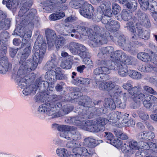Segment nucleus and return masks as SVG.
<instances>
[{"label":"nucleus","instance_id":"61","mask_svg":"<svg viewBox=\"0 0 157 157\" xmlns=\"http://www.w3.org/2000/svg\"><path fill=\"white\" fill-rule=\"evenodd\" d=\"M116 114L115 112H113L112 113L111 116H110V118L109 120V122L110 124H114L118 121V118L116 117H114Z\"/></svg>","mask_w":157,"mask_h":157},{"label":"nucleus","instance_id":"14","mask_svg":"<svg viewBox=\"0 0 157 157\" xmlns=\"http://www.w3.org/2000/svg\"><path fill=\"white\" fill-rule=\"evenodd\" d=\"M45 33L48 47L51 48L55 44L57 39L56 34L54 30L49 29L46 30Z\"/></svg>","mask_w":157,"mask_h":157},{"label":"nucleus","instance_id":"50","mask_svg":"<svg viewBox=\"0 0 157 157\" xmlns=\"http://www.w3.org/2000/svg\"><path fill=\"white\" fill-rule=\"evenodd\" d=\"M72 64V63L70 60H66L62 63L61 66L64 69H68L71 68Z\"/></svg>","mask_w":157,"mask_h":157},{"label":"nucleus","instance_id":"54","mask_svg":"<svg viewBox=\"0 0 157 157\" xmlns=\"http://www.w3.org/2000/svg\"><path fill=\"white\" fill-rule=\"evenodd\" d=\"M102 135L108 140L107 142L109 143H110V142H112V140L114 139L113 135L110 132H104L102 133Z\"/></svg>","mask_w":157,"mask_h":157},{"label":"nucleus","instance_id":"59","mask_svg":"<svg viewBox=\"0 0 157 157\" xmlns=\"http://www.w3.org/2000/svg\"><path fill=\"white\" fill-rule=\"evenodd\" d=\"M15 1L13 0H3L2 3L4 4H6L8 8H11L15 3Z\"/></svg>","mask_w":157,"mask_h":157},{"label":"nucleus","instance_id":"34","mask_svg":"<svg viewBox=\"0 0 157 157\" xmlns=\"http://www.w3.org/2000/svg\"><path fill=\"white\" fill-rule=\"evenodd\" d=\"M77 55L85 59L87 58L89 56V53L86 47L82 45Z\"/></svg>","mask_w":157,"mask_h":157},{"label":"nucleus","instance_id":"5","mask_svg":"<svg viewBox=\"0 0 157 157\" xmlns=\"http://www.w3.org/2000/svg\"><path fill=\"white\" fill-rule=\"evenodd\" d=\"M71 6L77 9L81 8L79 12L84 17L90 18L93 14L94 9L92 6L84 0H71Z\"/></svg>","mask_w":157,"mask_h":157},{"label":"nucleus","instance_id":"18","mask_svg":"<svg viewBox=\"0 0 157 157\" xmlns=\"http://www.w3.org/2000/svg\"><path fill=\"white\" fill-rule=\"evenodd\" d=\"M120 27V24L117 21L112 20L109 22L108 24L105 25L106 29L110 31V35H112L119 29Z\"/></svg>","mask_w":157,"mask_h":157},{"label":"nucleus","instance_id":"47","mask_svg":"<svg viewBox=\"0 0 157 157\" xmlns=\"http://www.w3.org/2000/svg\"><path fill=\"white\" fill-rule=\"evenodd\" d=\"M44 6L46 7H49L51 10H53L54 6H55L53 0H46L43 2Z\"/></svg>","mask_w":157,"mask_h":157},{"label":"nucleus","instance_id":"30","mask_svg":"<svg viewBox=\"0 0 157 157\" xmlns=\"http://www.w3.org/2000/svg\"><path fill=\"white\" fill-rule=\"evenodd\" d=\"M65 16L64 13L59 10L58 12L53 13L49 16V19L52 21H56L60 19Z\"/></svg>","mask_w":157,"mask_h":157},{"label":"nucleus","instance_id":"46","mask_svg":"<svg viewBox=\"0 0 157 157\" xmlns=\"http://www.w3.org/2000/svg\"><path fill=\"white\" fill-rule=\"evenodd\" d=\"M155 67L150 64H147L146 66H143L139 67V69L141 71L149 72L154 69Z\"/></svg>","mask_w":157,"mask_h":157},{"label":"nucleus","instance_id":"26","mask_svg":"<svg viewBox=\"0 0 157 157\" xmlns=\"http://www.w3.org/2000/svg\"><path fill=\"white\" fill-rule=\"evenodd\" d=\"M91 81L90 79L88 78H82L80 77L73 79L72 82L75 85H76L78 83L84 85L86 86H88L91 82Z\"/></svg>","mask_w":157,"mask_h":157},{"label":"nucleus","instance_id":"15","mask_svg":"<svg viewBox=\"0 0 157 157\" xmlns=\"http://www.w3.org/2000/svg\"><path fill=\"white\" fill-rule=\"evenodd\" d=\"M89 156V152L84 147H79L74 148L72 150V153L69 155V157H82Z\"/></svg>","mask_w":157,"mask_h":157},{"label":"nucleus","instance_id":"17","mask_svg":"<svg viewBox=\"0 0 157 157\" xmlns=\"http://www.w3.org/2000/svg\"><path fill=\"white\" fill-rule=\"evenodd\" d=\"M101 100L92 102L91 99L88 96H83L78 102V104L84 107H91L94 105H98L101 102Z\"/></svg>","mask_w":157,"mask_h":157},{"label":"nucleus","instance_id":"49","mask_svg":"<svg viewBox=\"0 0 157 157\" xmlns=\"http://www.w3.org/2000/svg\"><path fill=\"white\" fill-rule=\"evenodd\" d=\"M132 82L131 80H128L126 83H124L123 85V87L124 89L129 91V93L131 92L132 89L134 87H133L132 85Z\"/></svg>","mask_w":157,"mask_h":157},{"label":"nucleus","instance_id":"7","mask_svg":"<svg viewBox=\"0 0 157 157\" xmlns=\"http://www.w3.org/2000/svg\"><path fill=\"white\" fill-rule=\"evenodd\" d=\"M28 67H23L21 69L20 71V67L17 72V81L19 87L21 89L24 88L30 84L31 82L34 79V78H30L31 75V74L26 75L27 72L31 71L28 70Z\"/></svg>","mask_w":157,"mask_h":157},{"label":"nucleus","instance_id":"36","mask_svg":"<svg viewBox=\"0 0 157 157\" xmlns=\"http://www.w3.org/2000/svg\"><path fill=\"white\" fill-rule=\"evenodd\" d=\"M34 84L36 85L37 89L38 88L40 87V88H43L45 90L48 88L49 85V83L47 81H40L39 79L36 80Z\"/></svg>","mask_w":157,"mask_h":157},{"label":"nucleus","instance_id":"56","mask_svg":"<svg viewBox=\"0 0 157 157\" xmlns=\"http://www.w3.org/2000/svg\"><path fill=\"white\" fill-rule=\"evenodd\" d=\"M0 37L3 42H6L9 38V33L7 31L3 32L1 33Z\"/></svg>","mask_w":157,"mask_h":157},{"label":"nucleus","instance_id":"27","mask_svg":"<svg viewBox=\"0 0 157 157\" xmlns=\"http://www.w3.org/2000/svg\"><path fill=\"white\" fill-rule=\"evenodd\" d=\"M87 117V116L86 114H85V115H84V117H81V116H80V115H79L78 117H70V120L71 121V123L77 125H81L83 127L82 123L83 121H85L82 120V118H83V119H84V118H86Z\"/></svg>","mask_w":157,"mask_h":157},{"label":"nucleus","instance_id":"44","mask_svg":"<svg viewBox=\"0 0 157 157\" xmlns=\"http://www.w3.org/2000/svg\"><path fill=\"white\" fill-rule=\"evenodd\" d=\"M125 27L127 28L128 30L132 33H134L135 31V25L133 21H130L128 22Z\"/></svg>","mask_w":157,"mask_h":157},{"label":"nucleus","instance_id":"39","mask_svg":"<svg viewBox=\"0 0 157 157\" xmlns=\"http://www.w3.org/2000/svg\"><path fill=\"white\" fill-rule=\"evenodd\" d=\"M56 46L57 49H59L65 43L66 40L62 36H58L57 37V39L56 41Z\"/></svg>","mask_w":157,"mask_h":157},{"label":"nucleus","instance_id":"62","mask_svg":"<svg viewBox=\"0 0 157 157\" xmlns=\"http://www.w3.org/2000/svg\"><path fill=\"white\" fill-rule=\"evenodd\" d=\"M136 25V31L135 30V32L136 33V34L140 37L143 36L142 34H143L144 31L142 28L140 26V25Z\"/></svg>","mask_w":157,"mask_h":157},{"label":"nucleus","instance_id":"8","mask_svg":"<svg viewBox=\"0 0 157 157\" xmlns=\"http://www.w3.org/2000/svg\"><path fill=\"white\" fill-rule=\"evenodd\" d=\"M46 97L48 98V102L50 104V106L48 107L46 114L48 116H52V118L59 116L57 113L62 106L61 104L57 102L58 98L56 95H47Z\"/></svg>","mask_w":157,"mask_h":157},{"label":"nucleus","instance_id":"48","mask_svg":"<svg viewBox=\"0 0 157 157\" xmlns=\"http://www.w3.org/2000/svg\"><path fill=\"white\" fill-rule=\"evenodd\" d=\"M147 136L146 132H144L141 133H139L137 136V138L141 142H147Z\"/></svg>","mask_w":157,"mask_h":157},{"label":"nucleus","instance_id":"55","mask_svg":"<svg viewBox=\"0 0 157 157\" xmlns=\"http://www.w3.org/2000/svg\"><path fill=\"white\" fill-rule=\"evenodd\" d=\"M121 10L120 6L116 3H113L112 4V11L113 13L116 15Z\"/></svg>","mask_w":157,"mask_h":157},{"label":"nucleus","instance_id":"33","mask_svg":"<svg viewBox=\"0 0 157 157\" xmlns=\"http://www.w3.org/2000/svg\"><path fill=\"white\" fill-rule=\"evenodd\" d=\"M137 57L143 61L147 62L151 61L150 56L147 53L141 52L137 55Z\"/></svg>","mask_w":157,"mask_h":157},{"label":"nucleus","instance_id":"64","mask_svg":"<svg viewBox=\"0 0 157 157\" xmlns=\"http://www.w3.org/2000/svg\"><path fill=\"white\" fill-rule=\"evenodd\" d=\"M116 114L113 116L116 117L118 119V121L120 120H124V119H126V115L123 114L117 111L116 113Z\"/></svg>","mask_w":157,"mask_h":157},{"label":"nucleus","instance_id":"19","mask_svg":"<svg viewBox=\"0 0 157 157\" xmlns=\"http://www.w3.org/2000/svg\"><path fill=\"white\" fill-rule=\"evenodd\" d=\"M144 100L143 104L144 106L147 109L150 108L152 105V104L157 102V98L154 96L149 95L144 97Z\"/></svg>","mask_w":157,"mask_h":157},{"label":"nucleus","instance_id":"63","mask_svg":"<svg viewBox=\"0 0 157 157\" xmlns=\"http://www.w3.org/2000/svg\"><path fill=\"white\" fill-rule=\"evenodd\" d=\"M96 84L98 85V88L100 90H106V82H98Z\"/></svg>","mask_w":157,"mask_h":157},{"label":"nucleus","instance_id":"2","mask_svg":"<svg viewBox=\"0 0 157 157\" xmlns=\"http://www.w3.org/2000/svg\"><path fill=\"white\" fill-rule=\"evenodd\" d=\"M21 37L23 38L22 39V45L25 47L23 49L22 52L21 56L19 63L20 69L19 72L20 71L21 69L23 67H28V70L29 71H32L34 70L36 68L38 63H40L42 61H40L39 62H37V61L34 60L33 59V55L34 52L32 56L33 60L31 59H29L26 61L25 60L29 56L31 52L32 48L31 45L29 44H27L29 39L31 37V36L26 34V33L22 34L20 36Z\"/></svg>","mask_w":157,"mask_h":157},{"label":"nucleus","instance_id":"58","mask_svg":"<svg viewBox=\"0 0 157 157\" xmlns=\"http://www.w3.org/2000/svg\"><path fill=\"white\" fill-rule=\"evenodd\" d=\"M143 89L144 91H146L147 93L153 94V95L157 94V92L155 91L153 89L147 86H143Z\"/></svg>","mask_w":157,"mask_h":157},{"label":"nucleus","instance_id":"51","mask_svg":"<svg viewBox=\"0 0 157 157\" xmlns=\"http://www.w3.org/2000/svg\"><path fill=\"white\" fill-rule=\"evenodd\" d=\"M147 10L151 11L157 12V2L156 1L151 2Z\"/></svg>","mask_w":157,"mask_h":157},{"label":"nucleus","instance_id":"42","mask_svg":"<svg viewBox=\"0 0 157 157\" xmlns=\"http://www.w3.org/2000/svg\"><path fill=\"white\" fill-rule=\"evenodd\" d=\"M149 0H139L141 8L144 11L147 10L150 4Z\"/></svg>","mask_w":157,"mask_h":157},{"label":"nucleus","instance_id":"13","mask_svg":"<svg viewBox=\"0 0 157 157\" xmlns=\"http://www.w3.org/2000/svg\"><path fill=\"white\" fill-rule=\"evenodd\" d=\"M82 124L83 128L86 131L96 132L102 131L95 121L87 120L83 121Z\"/></svg>","mask_w":157,"mask_h":157},{"label":"nucleus","instance_id":"22","mask_svg":"<svg viewBox=\"0 0 157 157\" xmlns=\"http://www.w3.org/2000/svg\"><path fill=\"white\" fill-rule=\"evenodd\" d=\"M83 143L86 146L90 148H94L98 145L99 143L98 140H97L92 137H89L84 139Z\"/></svg>","mask_w":157,"mask_h":157},{"label":"nucleus","instance_id":"38","mask_svg":"<svg viewBox=\"0 0 157 157\" xmlns=\"http://www.w3.org/2000/svg\"><path fill=\"white\" fill-rule=\"evenodd\" d=\"M147 16L144 13L141 11L138 10L136 13V17L138 21L136 23V25H140L143 19H144Z\"/></svg>","mask_w":157,"mask_h":157},{"label":"nucleus","instance_id":"35","mask_svg":"<svg viewBox=\"0 0 157 157\" xmlns=\"http://www.w3.org/2000/svg\"><path fill=\"white\" fill-rule=\"evenodd\" d=\"M126 7L129 9L131 11H134L137 9V2L136 0H132L131 1L125 4Z\"/></svg>","mask_w":157,"mask_h":157},{"label":"nucleus","instance_id":"16","mask_svg":"<svg viewBox=\"0 0 157 157\" xmlns=\"http://www.w3.org/2000/svg\"><path fill=\"white\" fill-rule=\"evenodd\" d=\"M66 136H65L63 133L62 134V136H65V139L68 140H79L81 138V135L79 132L75 129H72V127L69 132L66 133Z\"/></svg>","mask_w":157,"mask_h":157},{"label":"nucleus","instance_id":"57","mask_svg":"<svg viewBox=\"0 0 157 157\" xmlns=\"http://www.w3.org/2000/svg\"><path fill=\"white\" fill-rule=\"evenodd\" d=\"M140 24L141 26H145L147 28H150L151 26V24L147 16L141 22Z\"/></svg>","mask_w":157,"mask_h":157},{"label":"nucleus","instance_id":"32","mask_svg":"<svg viewBox=\"0 0 157 157\" xmlns=\"http://www.w3.org/2000/svg\"><path fill=\"white\" fill-rule=\"evenodd\" d=\"M55 78L58 80L65 79L66 76L64 74V71L61 68L59 67L56 68L55 69Z\"/></svg>","mask_w":157,"mask_h":157},{"label":"nucleus","instance_id":"52","mask_svg":"<svg viewBox=\"0 0 157 157\" xmlns=\"http://www.w3.org/2000/svg\"><path fill=\"white\" fill-rule=\"evenodd\" d=\"M123 54L121 62H123L126 66L127 65H131L132 64V62L130 58L125 53Z\"/></svg>","mask_w":157,"mask_h":157},{"label":"nucleus","instance_id":"45","mask_svg":"<svg viewBox=\"0 0 157 157\" xmlns=\"http://www.w3.org/2000/svg\"><path fill=\"white\" fill-rule=\"evenodd\" d=\"M57 63L53 61H48L44 66V68L46 70H50L51 68H55L56 66Z\"/></svg>","mask_w":157,"mask_h":157},{"label":"nucleus","instance_id":"4","mask_svg":"<svg viewBox=\"0 0 157 157\" xmlns=\"http://www.w3.org/2000/svg\"><path fill=\"white\" fill-rule=\"evenodd\" d=\"M22 3L23 6L18 13V16L22 17L20 20L21 25L24 26L27 24L33 25L36 11L34 9H29L32 5L33 0H23Z\"/></svg>","mask_w":157,"mask_h":157},{"label":"nucleus","instance_id":"29","mask_svg":"<svg viewBox=\"0 0 157 157\" xmlns=\"http://www.w3.org/2000/svg\"><path fill=\"white\" fill-rule=\"evenodd\" d=\"M132 17V13L130 10H123L121 13V17L122 19L125 21H128L131 19Z\"/></svg>","mask_w":157,"mask_h":157},{"label":"nucleus","instance_id":"1","mask_svg":"<svg viewBox=\"0 0 157 157\" xmlns=\"http://www.w3.org/2000/svg\"><path fill=\"white\" fill-rule=\"evenodd\" d=\"M113 48L112 46H108L101 48L98 54V57L100 59H105L109 60L111 67L114 68L113 70H118L122 68L121 66L125 65L120 60L125 53L121 50H117L113 52Z\"/></svg>","mask_w":157,"mask_h":157},{"label":"nucleus","instance_id":"21","mask_svg":"<svg viewBox=\"0 0 157 157\" xmlns=\"http://www.w3.org/2000/svg\"><path fill=\"white\" fill-rule=\"evenodd\" d=\"M82 45L75 42H71L67 45V47L72 54L76 55Z\"/></svg>","mask_w":157,"mask_h":157},{"label":"nucleus","instance_id":"3","mask_svg":"<svg viewBox=\"0 0 157 157\" xmlns=\"http://www.w3.org/2000/svg\"><path fill=\"white\" fill-rule=\"evenodd\" d=\"M86 29H89V33L86 36H89L90 40L94 42V44L98 45L104 44L107 43V40H112L113 36L110 35L109 31H106L105 29L98 25H95L94 27V31H93L91 29L85 27Z\"/></svg>","mask_w":157,"mask_h":157},{"label":"nucleus","instance_id":"20","mask_svg":"<svg viewBox=\"0 0 157 157\" xmlns=\"http://www.w3.org/2000/svg\"><path fill=\"white\" fill-rule=\"evenodd\" d=\"M112 35H113L114 36H113V39L111 40L117 42V44L120 47L127 40L125 36L121 33L116 32ZM112 36H113L112 35Z\"/></svg>","mask_w":157,"mask_h":157},{"label":"nucleus","instance_id":"53","mask_svg":"<svg viewBox=\"0 0 157 157\" xmlns=\"http://www.w3.org/2000/svg\"><path fill=\"white\" fill-rule=\"evenodd\" d=\"M116 105L118 107L124 109L126 106V101H122L119 98H117L116 100Z\"/></svg>","mask_w":157,"mask_h":157},{"label":"nucleus","instance_id":"37","mask_svg":"<svg viewBox=\"0 0 157 157\" xmlns=\"http://www.w3.org/2000/svg\"><path fill=\"white\" fill-rule=\"evenodd\" d=\"M46 97L47 98V101L46 102V101L45 100L46 103L40 105L38 108V112L41 114H46L47 108L51 105L50 104H49V102H48V98Z\"/></svg>","mask_w":157,"mask_h":157},{"label":"nucleus","instance_id":"60","mask_svg":"<svg viewBox=\"0 0 157 157\" xmlns=\"http://www.w3.org/2000/svg\"><path fill=\"white\" fill-rule=\"evenodd\" d=\"M83 61L86 67L89 68H92L93 67V63L92 60L90 58L85 59Z\"/></svg>","mask_w":157,"mask_h":157},{"label":"nucleus","instance_id":"43","mask_svg":"<svg viewBox=\"0 0 157 157\" xmlns=\"http://www.w3.org/2000/svg\"><path fill=\"white\" fill-rule=\"evenodd\" d=\"M49 70L46 73V75H45V77L51 82H52L54 81V78H55V71L50 70Z\"/></svg>","mask_w":157,"mask_h":157},{"label":"nucleus","instance_id":"40","mask_svg":"<svg viewBox=\"0 0 157 157\" xmlns=\"http://www.w3.org/2000/svg\"><path fill=\"white\" fill-rule=\"evenodd\" d=\"M57 154L61 157H66L68 156L69 157V153L65 148H58L56 150Z\"/></svg>","mask_w":157,"mask_h":157},{"label":"nucleus","instance_id":"41","mask_svg":"<svg viewBox=\"0 0 157 157\" xmlns=\"http://www.w3.org/2000/svg\"><path fill=\"white\" fill-rule=\"evenodd\" d=\"M121 47L123 50L126 51L133 50L132 42L128 40H127Z\"/></svg>","mask_w":157,"mask_h":157},{"label":"nucleus","instance_id":"23","mask_svg":"<svg viewBox=\"0 0 157 157\" xmlns=\"http://www.w3.org/2000/svg\"><path fill=\"white\" fill-rule=\"evenodd\" d=\"M24 89L22 92L26 96L31 94H34L36 93L37 90V87L35 84H29Z\"/></svg>","mask_w":157,"mask_h":157},{"label":"nucleus","instance_id":"6","mask_svg":"<svg viewBox=\"0 0 157 157\" xmlns=\"http://www.w3.org/2000/svg\"><path fill=\"white\" fill-rule=\"evenodd\" d=\"M43 37L39 35L35 42L33 52H34L33 59L39 62L42 61L44 55L46 51V44L43 42Z\"/></svg>","mask_w":157,"mask_h":157},{"label":"nucleus","instance_id":"28","mask_svg":"<svg viewBox=\"0 0 157 157\" xmlns=\"http://www.w3.org/2000/svg\"><path fill=\"white\" fill-rule=\"evenodd\" d=\"M95 122L98 126L103 131L105 128V125L109 122V120L103 117H98L96 118Z\"/></svg>","mask_w":157,"mask_h":157},{"label":"nucleus","instance_id":"25","mask_svg":"<svg viewBox=\"0 0 157 157\" xmlns=\"http://www.w3.org/2000/svg\"><path fill=\"white\" fill-rule=\"evenodd\" d=\"M104 105L107 109L111 110L114 109L116 107V102L112 99L108 98H105Z\"/></svg>","mask_w":157,"mask_h":157},{"label":"nucleus","instance_id":"31","mask_svg":"<svg viewBox=\"0 0 157 157\" xmlns=\"http://www.w3.org/2000/svg\"><path fill=\"white\" fill-rule=\"evenodd\" d=\"M130 154L135 153L136 150L139 149L140 146L137 142L134 140H132L128 143V145Z\"/></svg>","mask_w":157,"mask_h":157},{"label":"nucleus","instance_id":"9","mask_svg":"<svg viewBox=\"0 0 157 157\" xmlns=\"http://www.w3.org/2000/svg\"><path fill=\"white\" fill-rule=\"evenodd\" d=\"M130 94L132 96V98L134 102L131 105V108L136 109L139 108L140 106V102L144 100V94L142 92V88L140 84H138L133 88Z\"/></svg>","mask_w":157,"mask_h":157},{"label":"nucleus","instance_id":"24","mask_svg":"<svg viewBox=\"0 0 157 157\" xmlns=\"http://www.w3.org/2000/svg\"><path fill=\"white\" fill-rule=\"evenodd\" d=\"M53 126L57 128V129L59 131H60V136L61 137L65 138L66 136H62V134H63L65 136H66V133L69 132L70 129L71 128V127L69 126L64 125H59L57 124H55L53 125Z\"/></svg>","mask_w":157,"mask_h":157},{"label":"nucleus","instance_id":"12","mask_svg":"<svg viewBox=\"0 0 157 157\" xmlns=\"http://www.w3.org/2000/svg\"><path fill=\"white\" fill-rule=\"evenodd\" d=\"M71 25H69L67 27V25H66V27L65 29L69 33H76L80 35V36L81 35L86 36V35L89 33L90 31L89 29H86L85 27L82 24L76 25L72 29H71Z\"/></svg>","mask_w":157,"mask_h":157},{"label":"nucleus","instance_id":"10","mask_svg":"<svg viewBox=\"0 0 157 157\" xmlns=\"http://www.w3.org/2000/svg\"><path fill=\"white\" fill-rule=\"evenodd\" d=\"M96 63L100 67L97 68L94 70V76H99L101 74H109L111 70H113L114 68L111 67L109 60L98 59L96 61Z\"/></svg>","mask_w":157,"mask_h":157},{"label":"nucleus","instance_id":"11","mask_svg":"<svg viewBox=\"0 0 157 157\" xmlns=\"http://www.w3.org/2000/svg\"><path fill=\"white\" fill-rule=\"evenodd\" d=\"M121 69L118 71L119 75L122 77H125L128 75L131 78L134 79H140L142 77L140 72L132 70H128L127 66L124 65Z\"/></svg>","mask_w":157,"mask_h":157}]
</instances>
